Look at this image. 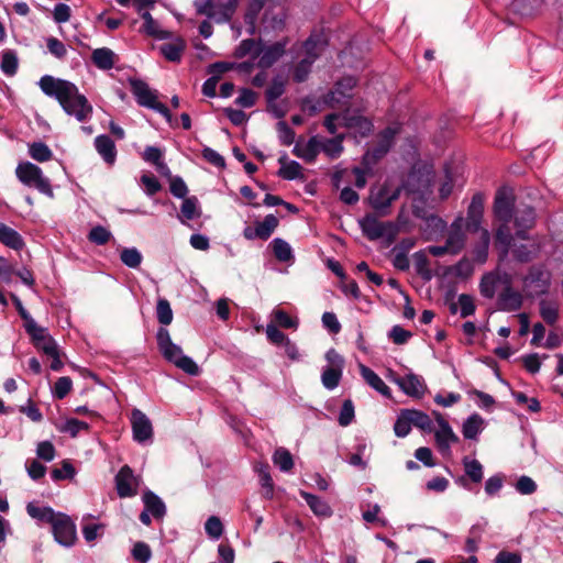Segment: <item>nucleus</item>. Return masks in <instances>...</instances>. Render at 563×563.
Wrapping results in <instances>:
<instances>
[{"instance_id":"nucleus-39","label":"nucleus","mask_w":563,"mask_h":563,"mask_svg":"<svg viewBox=\"0 0 563 563\" xmlns=\"http://www.w3.org/2000/svg\"><path fill=\"white\" fill-rule=\"evenodd\" d=\"M271 246L273 249L275 257L279 262H289L292 260V250L288 242L280 238H276L271 242Z\"/></svg>"},{"instance_id":"nucleus-48","label":"nucleus","mask_w":563,"mask_h":563,"mask_svg":"<svg viewBox=\"0 0 563 563\" xmlns=\"http://www.w3.org/2000/svg\"><path fill=\"white\" fill-rule=\"evenodd\" d=\"M277 175L286 180L301 179L303 178L302 167L296 161H290L286 166H280Z\"/></svg>"},{"instance_id":"nucleus-41","label":"nucleus","mask_w":563,"mask_h":563,"mask_svg":"<svg viewBox=\"0 0 563 563\" xmlns=\"http://www.w3.org/2000/svg\"><path fill=\"white\" fill-rule=\"evenodd\" d=\"M343 369L325 366L321 374V382L324 388L332 390L340 384Z\"/></svg>"},{"instance_id":"nucleus-57","label":"nucleus","mask_w":563,"mask_h":563,"mask_svg":"<svg viewBox=\"0 0 563 563\" xmlns=\"http://www.w3.org/2000/svg\"><path fill=\"white\" fill-rule=\"evenodd\" d=\"M110 238L111 232L101 225L92 228L88 234V240L97 245H104Z\"/></svg>"},{"instance_id":"nucleus-56","label":"nucleus","mask_w":563,"mask_h":563,"mask_svg":"<svg viewBox=\"0 0 563 563\" xmlns=\"http://www.w3.org/2000/svg\"><path fill=\"white\" fill-rule=\"evenodd\" d=\"M512 253L517 261L521 263H528L537 256L539 253V247L533 245L530 249L527 245H519L514 249Z\"/></svg>"},{"instance_id":"nucleus-15","label":"nucleus","mask_w":563,"mask_h":563,"mask_svg":"<svg viewBox=\"0 0 563 563\" xmlns=\"http://www.w3.org/2000/svg\"><path fill=\"white\" fill-rule=\"evenodd\" d=\"M551 275L544 266L534 265L529 269L528 275L523 278V285L533 289L534 294H543L548 290Z\"/></svg>"},{"instance_id":"nucleus-5","label":"nucleus","mask_w":563,"mask_h":563,"mask_svg":"<svg viewBox=\"0 0 563 563\" xmlns=\"http://www.w3.org/2000/svg\"><path fill=\"white\" fill-rule=\"evenodd\" d=\"M398 131L397 126H388L383 130L378 135L377 144L364 154L362 159L363 166L372 170L373 166L389 152Z\"/></svg>"},{"instance_id":"nucleus-16","label":"nucleus","mask_w":563,"mask_h":563,"mask_svg":"<svg viewBox=\"0 0 563 563\" xmlns=\"http://www.w3.org/2000/svg\"><path fill=\"white\" fill-rule=\"evenodd\" d=\"M464 218L459 216L449 227L445 244L451 250V255L459 254L466 244V233L463 230Z\"/></svg>"},{"instance_id":"nucleus-30","label":"nucleus","mask_w":563,"mask_h":563,"mask_svg":"<svg viewBox=\"0 0 563 563\" xmlns=\"http://www.w3.org/2000/svg\"><path fill=\"white\" fill-rule=\"evenodd\" d=\"M300 496L316 516L328 518L332 515L331 507L320 497L303 490L300 492Z\"/></svg>"},{"instance_id":"nucleus-10","label":"nucleus","mask_w":563,"mask_h":563,"mask_svg":"<svg viewBox=\"0 0 563 563\" xmlns=\"http://www.w3.org/2000/svg\"><path fill=\"white\" fill-rule=\"evenodd\" d=\"M484 202L485 196L482 192H476L471 200L467 208L466 218L464 219V225L471 233L481 232L482 221L484 217Z\"/></svg>"},{"instance_id":"nucleus-19","label":"nucleus","mask_w":563,"mask_h":563,"mask_svg":"<svg viewBox=\"0 0 563 563\" xmlns=\"http://www.w3.org/2000/svg\"><path fill=\"white\" fill-rule=\"evenodd\" d=\"M395 383L406 395L415 398H421L427 389L424 380L412 373L407 374L404 377L396 378Z\"/></svg>"},{"instance_id":"nucleus-40","label":"nucleus","mask_w":563,"mask_h":563,"mask_svg":"<svg viewBox=\"0 0 563 563\" xmlns=\"http://www.w3.org/2000/svg\"><path fill=\"white\" fill-rule=\"evenodd\" d=\"M465 474L473 483H481L484 477L483 465L477 460H471L467 456L463 459Z\"/></svg>"},{"instance_id":"nucleus-18","label":"nucleus","mask_w":563,"mask_h":563,"mask_svg":"<svg viewBox=\"0 0 563 563\" xmlns=\"http://www.w3.org/2000/svg\"><path fill=\"white\" fill-rule=\"evenodd\" d=\"M286 45V41H280L258 49L256 52V55L260 56L258 67L266 69L273 66L284 55Z\"/></svg>"},{"instance_id":"nucleus-28","label":"nucleus","mask_w":563,"mask_h":563,"mask_svg":"<svg viewBox=\"0 0 563 563\" xmlns=\"http://www.w3.org/2000/svg\"><path fill=\"white\" fill-rule=\"evenodd\" d=\"M360 372L364 380L376 391L385 397H390V388L384 383V380L369 367L361 364Z\"/></svg>"},{"instance_id":"nucleus-59","label":"nucleus","mask_w":563,"mask_h":563,"mask_svg":"<svg viewBox=\"0 0 563 563\" xmlns=\"http://www.w3.org/2000/svg\"><path fill=\"white\" fill-rule=\"evenodd\" d=\"M276 126L280 143L286 146L291 145L295 141V131L285 121H279Z\"/></svg>"},{"instance_id":"nucleus-52","label":"nucleus","mask_w":563,"mask_h":563,"mask_svg":"<svg viewBox=\"0 0 563 563\" xmlns=\"http://www.w3.org/2000/svg\"><path fill=\"white\" fill-rule=\"evenodd\" d=\"M141 18L144 21V30L148 35L155 36L161 40L168 37L167 32L158 30L156 21L153 19L152 14L148 11H144Z\"/></svg>"},{"instance_id":"nucleus-36","label":"nucleus","mask_w":563,"mask_h":563,"mask_svg":"<svg viewBox=\"0 0 563 563\" xmlns=\"http://www.w3.org/2000/svg\"><path fill=\"white\" fill-rule=\"evenodd\" d=\"M200 213L198 199L196 197L184 198L180 208V216L178 217L180 222L185 223L186 220L199 218Z\"/></svg>"},{"instance_id":"nucleus-54","label":"nucleus","mask_w":563,"mask_h":563,"mask_svg":"<svg viewBox=\"0 0 563 563\" xmlns=\"http://www.w3.org/2000/svg\"><path fill=\"white\" fill-rule=\"evenodd\" d=\"M0 67L5 75L13 76L18 70V57L15 53L12 51L3 52Z\"/></svg>"},{"instance_id":"nucleus-12","label":"nucleus","mask_w":563,"mask_h":563,"mask_svg":"<svg viewBox=\"0 0 563 563\" xmlns=\"http://www.w3.org/2000/svg\"><path fill=\"white\" fill-rule=\"evenodd\" d=\"M140 478L133 474L130 466L124 465L115 475V488L121 498L132 497L137 494Z\"/></svg>"},{"instance_id":"nucleus-3","label":"nucleus","mask_w":563,"mask_h":563,"mask_svg":"<svg viewBox=\"0 0 563 563\" xmlns=\"http://www.w3.org/2000/svg\"><path fill=\"white\" fill-rule=\"evenodd\" d=\"M358 224L363 234L371 241L384 238L388 243H393L399 233L397 223L391 221L382 222L376 216L371 213L363 217Z\"/></svg>"},{"instance_id":"nucleus-64","label":"nucleus","mask_w":563,"mask_h":563,"mask_svg":"<svg viewBox=\"0 0 563 563\" xmlns=\"http://www.w3.org/2000/svg\"><path fill=\"white\" fill-rule=\"evenodd\" d=\"M46 46L48 52L58 59H63L67 54L65 44L56 37H48L46 40Z\"/></svg>"},{"instance_id":"nucleus-26","label":"nucleus","mask_w":563,"mask_h":563,"mask_svg":"<svg viewBox=\"0 0 563 563\" xmlns=\"http://www.w3.org/2000/svg\"><path fill=\"white\" fill-rule=\"evenodd\" d=\"M91 60L97 68L109 70L115 65L117 55L108 47L96 48L92 51Z\"/></svg>"},{"instance_id":"nucleus-50","label":"nucleus","mask_w":563,"mask_h":563,"mask_svg":"<svg viewBox=\"0 0 563 563\" xmlns=\"http://www.w3.org/2000/svg\"><path fill=\"white\" fill-rule=\"evenodd\" d=\"M257 473L260 476L261 486L265 489L264 497L267 499L273 498L274 483H273V478L269 474L268 465H261L257 468Z\"/></svg>"},{"instance_id":"nucleus-35","label":"nucleus","mask_w":563,"mask_h":563,"mask_svg":"<svg viewBox=\"0 0 563 563\" xmlns=\"http://www.w3.org/2000/svg\"><path fill=\"white\" fill-rule=\"evenodd\" d=\"M413 263L417 274L424 280H431L433 273L426 251H418L413 254Z\"/></svg>"},{"instance_id":"nucleus-6","label":"nucleus","mask_w":563,"mask_h":563,"mask_svg":"<svg viewBox=\"0 0 563 563\" xmlns=\"http://www.w3.org/2000/svg\"><path fill=\"white\" fill-rule=\"evenodd\" d=\"M322 41L320 37L309 36L303 44L306 57L302 58L295 67L292 78L296 82H303L308 79L311 66L319 57Z\"/></svg>"},{"instance_id":"nucleus-21","label":"nucleus","mask_w":563,"mask_h":563,"mask_svg":"<svg viewBox=\"0 0 563 563\" xmlns=\"http://www.w3.org/2000/svg\"><path fill=\"white\" fill-rule=\"evenodd\" d=\"M292 153L306 163H312L320 153V141L317 136L310 137L307 142L298 141L292 148Z\"/></svg>"},{"instance_id":"nucleus-27","label":"nucleus","mask_w":563,"mask_h":563,"mask_svg":"<svg viewBox=\"0 0 563 563\" xmlns=\"http://www.w3.org/2000/svg\"><path fill=\"white\" fill-rule=\"evenodd\" d=\"M0 242L15 251L22 250L25 245L21 234L2 222H0Z\"/></svg>"},{"instance_id":"nucleus-4","label":"nucleus","mask_w":563,"mask_h":563,"mask_svg":"<svg viewBox=\"0 0 563 563\" xmlns=\"http://www.w3.org/2000/svg\"><path fill=\"white\" fill-rule=\"evenodd\" d=\"M18 179L29 187H35L40 192L53 197V189L49 180L43 176L42 169L30 162L20 163L16 166Z\"/></svg>"},{"instance_id":"nucleus-51","label":"nucleus","mask_w":563,"mask_h":563,"mask_svg":"<svg viewBox=\"0 0 563 563\" xmlns=\"http://www.w3.org/2000/svg\"><path fill=\"white\" fill-rule=\"evenodd\" d=\"M495 239L496 243L503 247V251L506 254L512 241L509 222H503L498 227L496 230Z\"/></svg>"},{"instance_id":"nucleus-38","label":"nucleus","mask_w":563,"mask_h":563,"mask_svg":"<svg viewBox=\"0 0 563 563\" xmlns=\"http://www.w3.org/2000/svg\"><path fill=\"white\" fill-rule=\"evenodd\" d=\"M219 14L218 23L229 22L235 13L238 0H216Z\"/></svg>"},{"instance_id":"nucleus-45","label":"nucleus","mask_w":563,"mask_h":563,"mask_svg":"<svg viewBox=\"0 0 563 563\" xmlns=\"http://www.w3.org/2000/svg\"><path fill=\"white\" fill-rule=\"evenodd\" d=\"M120 260L129 268H137L142 263L143 256L136 247H125L120 253Z\"/></svg>"},{"instance_id":"nucleus-31","label":"nucleus","mask_w":563,"mask_h":563,"mask_svg":"<svg viewBox=\"0 0 563 563\" xmlns=\"http://www.w3.org/2000/svg\"><path fill=\"white\" fill-rule=\"evenodd\" d=\"M484 430V419L478 413L470 416L462 426V433L465 439L476 440Z\"/></svg>"},{"instance_id":"nucleus-33","label":"nucleus","mask_w":563,"mask_h":563,"mask_svg":"<svg viewBox=\"0 0 563 563\" xmlns=\"http://www.w3.org/2000/svg\"><path fill=\"white\" fill-rule=\"evenodd\" d=\"M185 47V42L177 38L174 42L161 45L159 52L169 62H180Z\"/></svg>"},{"instance_id":"nucleus-11","label":"nucleus","mask_w":563,"mask_h":563,"mask_svg":"<svg viewBox=\"0 0 563 563\" xmlns=\"http://www.w3.org/2000/svg\"><path fill=\"white\" fill-rule=\"evenodd\" d=\"M24 329L37 350L43 351L45 354L55 353L57 344L55 340L49 335L46 328L38 325L35 321H30V324H27Z\"/></svg>"},{"instance_id":"nucleus-23","label":"nucleus","mask_w":563,"mask_h":563,"mask_svg":"<svg viewBox=\"0 0 563 563\" xmlns=\"http://www.w3.org/2000/svg\"><path fill=\"white\" fill-rule=\"evenodd\" d=\"M515 224L518 228L517 236L520 239H527L526 230L530 229L536 219L534 209L531 207H525L523 209H517L515 211Z\"/></svg>"},{"instance_id":"nucleus-8","label":"nucleus","mask_w":563,"mask_h":563,"mask_svg":"<svg viewBox=\"0 0 563 563\" xmlns=\"http://www.w3.org/2000/svg\"><path fill=\"white\" fill-rule=\"evenodd\" d=\"M438 429L434 430V440L438 451L443 457H451V445L460 441L449 422L440 412H434Z\"/></svg>"},{"instance_id":"nucleus-32","label":"nucleus","mask_w":563,"mask_h":563,"mask_svg":"<svg viewBox=\"0 0 563 563\" xmlns=\"http://www.w3.org/2000/svg\"><path fill=\"white\" fill-rule=\"evenodd\" d=\"M490 244V234L487 229H482L479 232V240L473 247L474 261L477 263H485L488 257V249Z\"/></svg>"},{"instance_id":"nucleus-49","label":"nucleus","mask_w":563,"mask_h":563,"mask_svg":"<svg viewBox=\"0 0 563 563\" xmlns=\"http://www.w3.org/2000/svg\"><path fill=\"white\" fill-rule=\"evenodd\" d=\"M273 318L275 325L284 328V329H294L296 330L299 325V321L297 318L290 317L286 311L282 309H275L273 311Z\"/></svg>"},{"instance_id":"nucleus-2","label":"nucleus","mask_w":563,"mask_h":563,"mask_svg":"<svg viewBox=\"0 0 563 563\" xmlns=\"http://www.w3.org/2000/svg\"><path fill=\"white\" fill-rule=\"evenodd\" d=\"M157 345L163 356L185 373L196 376L199 374V366L189 357L184 355L179 345L173 343L166 328H159L156 334Z\"/></svg>"},{"instance_id":"nucleus-55","label":"nucleus","mask_w":563,"mask_h":563,"mask_svg":"<svg viewBox=\"0 0 563 563\" xmlns=\"http://www.w3.org/2000/svg\"><path fill=\"white\" fill-rule=\"evenodd\" d=\"M411 421H409V415L407 409L401 410L400 415L398 416L395 424H394V431L395 434L399 438H404L409 434L411 430Z\"/></svg>"},{"instance_id":"nucleus-24","label":"nucleus","mask_w":563,"mask_h":563,"mask_svg":"<svg viewBox=\"0 0 563 563\" xmlns=\"http://www.w3.org/2000/svg\"><path fill=\"white\" fill-rule=\"evenodd\" d=\"M500 284H505V275L496 272L484 274L479 283L482 296L488 299L494 298L496 289Z\"/></svg>"},{"instance_id":"nucleus-29","label":"nucleus","mask_w":563,"mask_h":563,"mask_svg":"<svg viewBox=\"0 0 563 563\" xmlns=\"http://www.w3.org/2000/svg\"><path fill=\"white\" fill-rule=\"evenodd\" d=\"M132 92L140 106L150 108L156 100V95L150 89L147 84L142 80L132 82Z\"/></svg>"},{"instance_id":"nucleus-1","label":"nucleus","mask_w":563,"mask_h":563,"mask_svg":"<svg viewBox=\"0 0 563 563\" xmlns=\"http://www.w3.org/2000/svg\"><path fill=\"white\" fill-rule=\"evenodd\" d=\"M38 87L45 96L56 99L62 109L77 121L86 122L91 118L92 106L74 82L44 75L38 81Z\"/></svg>"},{"instance_id":"nucleus-42","label":"nucleus","mask_w":563,"mask_h":563,"mask_svg":"<svg viewBox=\"0 0 563 563\" xmlns=\"http://www.w3.org/2000/svg\"><path fill=\"white\" fill-rule=\"evenodd\" d=\"M194 5L199 15H205L218 23L219 14L214 0H195Z\"/></svg>"},{"instance_id":"nucleus-25","label":"nucleus","mask_w":563,"mask_h":563,"mask_svg":"<svg viewBox=\"0 0 563 563\" xmlns=\"http://www.w3.org/2000/svg\"><path fill=\"white\" fill-rule=\"evenodd\" d=\"M144 509L148 511L155 519H163L166 514L164 501L153 492L146 490L142 497Z\"/></svg>"},{"instance_id":"nucleus-47","label":"nucleus","mask_w":563,"mask_h":563,"mask_svg":"<svg viewBox=\"0 0 563 563\" xmlns=\"http://www.w3.org/2000/svg\"><path fill=\"white\" fill-rule=\"evenodd\" d=\"M342 136L320 141V151L324 152L329 157L336 158L343 151Z\"/></svg>"},{"instance_id":"nucleus-14","label":"nucleus","mask_w":563,"mask_h":563,"mask_svg":"<svg viewBox=\"0 0 563 563\" xmlns=\"http://www.w3.org/2000/svg\"><path fill=\"white\" fill-rule=\"evenodd\" d=\"M522 302V295L512 288L509 277L505 274V287L497 299L498 309L508 312L517 311L521 308Z\"/></svg>"},{"instance_id":"nucleus-62","label":"nucleus","mask_w":563,"mask_h":563,"mask_svg":"<svg viewBox=\"0 0 563 563\" xmlns=\"http://www.w3.org/2000/svg\"><path fill=\"white\" fill-rule=\"evenodd\" d=\"M452 271L456 277L468 278L474 273V266L470 260L463 257L453 266Z\"/></svg>"},{"instance_id":"nucleus-13","label":"nucleus","mask_w":563,"mask_h":563,"mask_svg":"<svg viewBox=\"0 0 563 563\" xmlns=\"http://www.w3.org/2000/svg\"><path fill=\"white\" fill-rule=\"evenodd\" d=\"M278 219L274 214H267L263 221L255 222L254 227H246L243 230V235L246 240H263L266 241L274 233L278 227Z\"/></svg>"},{"instance_id":"nucleus-17","label":"nucleus","mask_w":563,"mask_h":563,"mask_svg":"<svg viewBox=\"0 0 563 563\" xmlns=\"http://www.w3.org/2000/svg\"><path fill=\"white\" fill-rule=\"evenodd\" d=\"M131 426L133 439L139 443H144L152 439L153 427L151 420L139 409H133L131 416Z\"/></svg>"},{"instance_id":"nucleus-46","label":"nucleus","mask_w":563,"mask_h":563,"mask_svg":"<svg viewBox=\"0 0 563 563\" xmlns=\"http://www.w3.org/2000/svg\"><path fill=\"white\" fill-rule=\"evenodd\" d=\"M540 316L548 324H554L559 318V306L553 301H540Z\"/></svg>"},{"instance_id":"nucleus-60","label":"nucleus","mask_w":563,"mask_h":563,"mask_svg":"<svg viewBox=\"0 0 563 563\" xmlns=\"http://www.w3.org/2000/svg\"><path fill=\"white\" fill-rule=\"evenodd\" d=\"M162 152L158 147L155 146H147L144 151L143 158L154 164L157 169L166 168V164L162 161Z\"/></svg>"},{"instance_id":"nucleus-53","label":"nucleus","mask_w":563,"mask_h":563,"mask_svg":"<svg viewBox=\"0 0 563 563\" xmlns=\"http://www.w3.org/2000/svg\"><path fill=\"white\" fill-rule=\"evenodd\" d=\"M156 316L159 323L168 325L173 321V310L167 299L161 298L156 306Z\"/></svg>"},{"instance_id":"nucleus-22","label":"nucleus","mask_w":563,"mask_h":563,"mask_svg":"<svg viewBox=\"0 0 563 563\" xmlns=\"http://www.w3.org/2000/svg\"><path fill=\"white\" fill-rule=\"evenodd\" d=\"M93 144L102 159L107 164L113 165L117 159V147L113 140L107 134H101L95 139Z\"/></svg>"},{"instance_id":"nucleus-7","label":"nucleus","mask_w":563,"mask_h":563,"mask_svg":"<svg viewBox=\"0 0 563 563\" xmlns=\"http://www.w3.org/2000/svg\"><path fill=\"white\" fill-rule=\"evenodd\" d=\"M401 192V187L390 189L388 184L371 189L369 205L375 212L380 217H386L390 213V206L396 201Z\"/></svg>"},{"instance_id":"nucleus-63","label":"nucleus","mask_w":563,"mask_h":563,"mask_svg":"<svg viewBox=\"0 0 563 563\" xmlns=\"http://www.w3.org/2000/svg\"><path fill=\"white\" fill-rule=\"evenodd\" d=\"M515 488L521 495H531L536 493L537 484L531 477L522 475L518 478Z\"/></svg>"},{"instance_id":"nucleus-61","label":"nucleus","mask_w":563,"mask_h":563,"mask_svg":"<svg viewBox=\"0 0 563 563\" xmlns=\"http://www.w3.org/2000/svg\"><path fill=\"white\" fill-rule=\"evenodd\" d=\"M356 86V79L352 76L343 77L340 79L336 85L335 89L332 92V96L340 95L342 97H350L349 92Z\"/></svg>"},{"instance_id":"nucleus-44","label":"nucleus","mask_w":563,"mask_h":563,"mask_svg":"<svg viewBox=\"0 0 563 563\" xmlns=\"http://www.w3.org/2000/svg\"><path fill=\"white\" fill-rule=\"evenodd\" d=\"M30 156L40 162H47L53 157L52 150L43 142H34L29 145Z\"/></svg>"},{"instance_id":"nucleus-58","label":"nucleus","mask_w":563,"mask_h":563,"mask_svg":"<svg viewBox=\"0 0 563 563\" xmlns=\"http://www.w3.org/2000/svg\"><path fill=\"white\" fill-rule=\"evenodd\" d=\"M71 387H73V382L69 377H67V376L59 377L54 384L53 395L57 399H63L71 390Z\"/></svg>"},{"instance_id":"nucleus-37","label":"nucleus","mask_w":563,"mask_h":563,"mask_svg":"<svg viewBox=\"0 0 563 563\" xmlns=\"http://www.w3.org/2000/svg\"><path fill=\"white\" fill-rule=\"evenodd\" d=\"M409 415V421H411V424L421 429L424 432H432L433 431V423L431 418L419 410L416 409H407Z\"/></svg>"},{"instance_id":"nucleus-9","label":"nucleus","mask_w":563,"mask_h":563,"mask_svg":"<svg viewBox=\"0 0 563 563\" xmlns=\"http://www.w3.org/2000/svg\"><path fill=\"white\" fill-rule=\"evenodd\" d=\"M52 530L55 540L59 544L64 547L74 545L77 539L76 526L69 516L58 512L57 518L52 523Z\"/></svg>"},{"instance_id":"nucleus-20","label":"nucleus","mask_w":563,"mask_h":563,"mask_svg":"<svg viewBox=\"0 0 563 563\" xmlns=\"http://www.w3.org/2000/svg\"><path fill=\"white\" fill-rule=\"evenodd\" d=\"M494 213L501 222H510L515 216L512 196L505 191L499 190L495 197Z\"/></svg>"},{"instance_id":"nucleus-34","label":"nucleus","mask_w":563,"mask_h":563,"mask_svg":"<svg viewBox=\"0 0 563 563\" xmlns=\"http://www.w3.org/2000/svg\"><path fill=\"white\" fill-rule=\"evenodd\" d=\"M26 511L33 519L47 522L51 526L58 516V512H55L51 507H38L33 503L27 504Z\"/></svg>"},{"instance_id":"nucleus-43","label":"nucleus","mask_w":563,"mask_h":563,"mask_svg":"<svg viewBox=\"0 0 563 563\" xmlns=\"http://www.w3.org/2000/svg\"><path fill=\"white\" fill-rule=\"evenodd\" d=\"M273 462L282 472H289L294 467L292 455L284 448H279L274 452Z\"/></svg>"}]
</instances>
